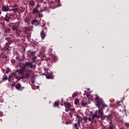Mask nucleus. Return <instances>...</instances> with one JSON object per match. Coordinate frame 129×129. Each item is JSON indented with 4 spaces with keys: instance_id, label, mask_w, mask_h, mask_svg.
I'll use <instances>...</instances> for the list:
<instances>
[{
    "instance_id": "a211bd4d",
    "label": "nucleus",
    "mask_w": 129,
    "mask_h": 129,
    "mask_svg": "<svg viewBox=\"0 0 129 129\" xmlns=\"http://www.w3.org/2000/svg\"><path fill=\"white\" fill-rule=\"evenodd\" d=\"M73 129H79V127L78 126V124L75 123L74 124Z\"/></svg>"
},
{
    "instance_id": "c9c22d12",
    "label": "nucleus",
    "mask_w": 129,
    "mask_h": 129,
    "mask_svg": "<svg viewBox=\"0 0 129 129\" xmlns=\"http://www.w3.org/2000/svg\"><path fill=\"white\" fill-rule=\"evenodd\" d=\"M2 15V11L0 10V16Z\"/></svg>"
},
{
    "instance_id": "a878e982",
    "label": "nucleus",
    "mask_w": 129,
    "mask_h": 129,
    "mask_svg": "<svg viewBox=\"0 0 129 129\" xmlns=\"http://www.w3.org/2000/svg\"><path fill=\"white\" fill-rule=\"evenodd\" d=\"M83 119L86 122H87V120H88V118H87V116H85V117H84V119Z\"/></svg>"
},
{
    "instance_id": "b1692460",
    "label": "nucleus",
    "mask_w": 129,
    "mask_h": 129,
    "mask_svg": "<svg viewBox=\"0 0 129 129\" xmlns=\"http://www.w3.org/2000/svg\"><path fill=\"white\" fill-rule=\"evenodd\" d=\"M38 15H39L38 18H43V17L44 16L43 14H40V13H38Z\"/></svg>"
},
{
    "instance_id": "f8f14e48",
    "label": "nucleus",
    "mask_w": 129,
    "mask_h": 129,
    "mask_svg": "<svg viewBox=\"0 0 129 129\" xmlns=\"http://www.w3.org/2000/svg\"><path fill=\"white\" fill-rule=\"evenodd\" d=\"M5 22H6L4 19V17H1V19H0V25H1V26H3V27H4L5 26Z\"/></svg>"
},
{
    "instance_id": "cd10ccee",
    "label": "nucleus",
    "mask_w": 129,
    "mask_h": 129,
    "mask_svg": "<svg viewBox=\"0 0 129 129\" xmlns=\"http://www.w3.org/2000/svg\"><path fill=\"white\" fill-rule=\"evenodd\" d=\"M0 102H4V99H3V97L0 96Z\"/></svg>"
},
{
    "instance_id": "1a4fd4ad",
    "label": "nucleus",
    "mask_w": 129,
    "mask_h": 129,
    "mask_svg": "<svg viewBox=\"0 0 129 129\" xmlns=\"http://www.w3.org/2000/svg\"><path fill=\"white\" fill-rule=\"evenodd\" d=\"M38 9L37 8H34L32 10V15H38L39 13H42L43 10H40V11L38 10Z\"/></svg>"
},
{
    "instance_id": "ddd939ff",
    "label": "nucleus",
    "mask_w": 129,
    "mask_h": 129,
    "mask_svg": "<svg viewBox=\"0 0 129 129\" xmlns=\"http://www.w3.org/2000/svg\"><path fill=\"white\" fill-rule=\"evenodd\" d=\"M32 25H33L34 26H38L39 25V22L36 19H34L31 23Z\"/></svg>"
},
{
    "instance_id": "4468645a",
    "label": "nucleus",
    "mask_w": 129,
    "mask_h": 129,
    "mask_svg": "<svg viewBox=\"0 0 129 129\" xmlns=\"http://www.w3.org/2000/svg\"><path fill=\"white\" fill-rule=\"evenodd\" d=\"M42 24L43 25H41L42 28H44L45 30H47V28L45 27V26H46V22L44 20H42Z\"/></svg>"
},
{
    "instance_id": "6e6552de",
    "label": "nucleus",
    "mask_w": 129,
    "mask_h": 129,
    "mask_svg": "<svg viewBox=\"0 0 129 129\" xmlns=\"http://www.w3.org/2000/svg\"><path fill=\"white\" fill-rule=\"evenodd\" d=\"M81 105L82 106H86V105H88V101L86 98H83L82 99Z\"/></svg>"
},
{
    "instance_id": "72a5a7b5",
    "label": "nucleus",
    "mask_w": 129,
    "mask_h": 129,
    "mask_svg": "<svg viewBox=\"0 0 129 129\" xmlns=\"http://www.w3.org/2000/svg\"><path fill=\"white\" fill-rule=\"evenodd\" d=\"M90 129H94V127L93 126H90Z\"/></svg>"
},
{
    "instance_id": "bb28decb",
    "label": "nucleus",
    "mask_w": 129,
    "mask_h": 129,
    "mask_svg": "<svg viewBox=\"0 0 129 129\" xmlns=\"http://www.w3.org/2000/svg\"><path fill=\"white\" fill-rule=\"evenodd\" d=\"M125 126H126L127 128H129V123L125 122Z\"/></svg>"
},
{
    "instance_id": "7ed1b4c3",
    "label": "nucleus",
    "mask_w": 129,
    "mask_h": 129,
    "mask_svg": "<svg viewBox=\"0 0 129 129\" xmlns=\"http://www.w3.org/2000/svg\"><path fill=\"white\" fill-rule=\"evenodd\" d=\"M18 75H22V73L17 72L16 73H13L11 74L8 78L9 82H10L11 81L12 82H17L19 81V80H20L22 77H21L20 76H17Z\"/></svg>"
},
{
    "instance_id": "2eb2a0df",
    "label": "nucleus",
    "mask_w": 129,
    "mask_h": 129,
    "mask_svg": "<svg viewBox=\"0 0 129 129\" xmlns=\"http://www.w3.org/2000/svg\"><path fill=\"white\" fill-rule=\"evenodd\" d=\"M12 30L13 31H16V32H18V26H15V25H13L12 26Z\"/></svg>"
},
{
    "instance_id": "5701e85b",
    "label": "nucleus",
    "mask_w": 129,
    "mask_h": 129,
    "mask_svg": "<svg viewBox=\"0 0 129 129\" xmlns=\"http://www.w3.org/2000/svg\"><path fill=\"white\" fill-rule=\"evenodd\" d=\"M39 8L40 9H42V8L41 7V5L37 4L36 9H37V10H39Z\"/></svg>"
},
{
    "instance_id": "f704fd0d",
    "label": "nucleus",
    "mask_w": 129,
    "mask_h": 129,
    "mask_svg": "<svg viewBox=\"0 0 129 129\" xmlns=\"http://www.w3.org/2000/svg\"><path fill=\"white\" fill-rule=\"evenodd\" d=\"M11 8H12V9H15V8H16V6H12Z\"/></svg>"
},
{
    "instance_id": "473e14b6",
    "label": "nucleus",
    "mask_w": 129,
    "mask_h": 129,
    "mask_svg": "<svg viewBox=\"0 0 129 129\" xmlns=\"http://www.w3.org/2000/svg\"><path fill=\"white\" fill-rule=\"evenodd\" d=\"M109 129H113V126H110L109 127Z\"/></svg>"
},
{
    "instance_id": "f03ea898",
    "label": "nucleus",
    "mask_w": 129,
    "mask_h": 129,
    "mask_svg": "<svg viewBox=\"0 0 129 129\" xmlns=\"http://www.w3.org/2000/svg\"><path fill=\"white\" fill-rule=\"evenodd\" d=\"M34 67H35V66L33 65V62H25L20 67L21 71L27 73L24 75L25 78H29L30 77V75L28 72L30 73L32 72V70H30V68L32 69L34 68Z\"/></svg>"
},
{
    "instance_id": "4c0bfd02",
    "label": "nucleus",
    "mask_w": 129,
    "mask_h": 129,
    "mask_svg": "<svg viewBox=\"0 0 129 129\" xmlns=\"http://www.w3.org/2000/svg\"><path fill=\"white\" fill-rule=\"evenodd\" d=\"M119 129H123V128L121 127V128H120Z\"/></svg>"
},
{
    "instance_id": "e433bc0d",
    "label": "nucleus",
    "mask_w": 129,
    "mask_h": 129,
    "mask_svg": "<svg viewBox=\"0 0 129 129\" xmlns=\"http://www.w3.org/2000/svg\"><path fill=\"white\" fill-rule=\"evenodd\" d=\"M34 81H32V83H34Z\"/></svg>"
},
{
    "instance_id": "9d476101",
    "label": "nucleus",
    "mask_w": 129,
    "mask_h": 129,
    "mask_svg": "<svg viewBox=\"0 0 129 129\" xmlns=\"http://www.w3.org/2000/svg\"><path fill=\"white\" fill-rule=\"evenodd\" d=\"M4 20L7 23H10V21L11 20V17L9 16V14H7L5 17H3Z\"/></svg>"
},
{
    "instance_id": "393cba45",
    "label": "nucleus",
    "mask_w": 129,
    "mask_h": 129,
    "mask_svg": "<svg viewBox=\"0 0 129 129\" xmlns=\"http://www.w3.org/2000/svg\"><path fill=\"white\" fill-rule=\"evenodd\" d=\"M3 81H6V80H8V77L7 76L4 77L3 78Z\"/></svg>"
},
{
    "instance_id": "c756f323",
    "label": "nucleus",
    "mask_w": 129,
    "mask_h": 129,
    "mask_svg": "<svg viewBox=\"0 0 129 129\" xmlns=\"http://www.w3.org/2000/svg\"><path fill=\"white\" fill-rule=\"evenodd\" d=\"M88 120H89V121H92V120H94L92 119V118H88Z\"/></svg>"
},
{
    "instance_id": "aec40b11",
    "label": "nucleus",
    "mask_w": 129,
    "mask_h": 129,
    "mask_svg": "<svg viewBox=\"0 0 129 129\" xmlns=\"http://www.w3.org/2000/svg\"><path fill=\"white\" fill-rule=\"evenodd\" d=\"M29 5L31 6V7H34V6H35V2L33 1V0H32L31 1H30L29 2Z\"/></svg>"
},
{
    "instance_id": "2f4dec72",
    "label": "nucleus",
    "mask_w": 129,
    "mask_h": 129,
    "mask_svg": "<svg viewBox=\"0 0 129 129\" xmlns=\"http://www.w3.org/2000/svg\"><path fill=\"white\" fill-rule=\"evenodd\" d=\"M45 59H46V56L43 55V60H45Z\"/></svg>"
},
{
    "instance_id": "58836bf2",
    "label": "nucleus",
    "mask_w": 129,
    "mask_h": 129,
    "mask_svg": "<svg viewBox=\"0 0 129 129\" xmlns=\"http://www.w3.org/2000/svg\"><path fill=\"white\" fill-rule=\"evenodd\" d=\"M119 129H123V128L121 127V128H120Z\"/></svg>"
},
{
    "instance_id": "9b49d317",
    "label": "nucleus",
    "mask_w": 129,
    "mask_h": 129,
    "mask_svg": "<svg viewBox=\"0 0 129 129\" xmlns=\"http://www.w3.org/2000/svg\"><path fill=\"white\" fill-rule=\"evenodd\" d=\"M40 36L42 40H43V39L45 38V37H46V33L44 32V29H42L40 32Z\"/></svg>"
},
{
    "instance_id": "ea45409f",
    "label": "nucleus",
    "mask_w": 129,
    "mask_h": 129,
    "mask_svg": "<svg viewBox=\"0 0 129 129\" xmlns=\"http://www.w3.org/2000/svg\"><path fill=\"white\" fill-rule=\"evenodd\" d=\"M86 91H85V93H86Z\"/></svg>"
},
{
    "instance_id": "7c9ffc66",
    "label": "nucleus",
    "mask_w": 129,
    "mask_h": 129,
    "mask_svg": "<svg viewBox=\"0 0 129 129\" xmlns=\"http://www.w3.org/2000/svg\"><path fill=\"white\" fill-rule=\"evenodd\" d=\"M4 116V114L3 113V112H0V117H2V116Z\"/></svg>"
},
{
    "instance_id": "f257e3e1",
    "label": "nucleus",
    "mask_w": 129,
    "mask_h": 129,
    "mask_svg": "<svg viewBox=\"0 0 129 129\" xmlns=\"http://www.w3.org/2000/svg\"><path fill=\"white\" fill-rule=\"evenodd\" d=\"M88 97H89V99L92 100V101L95 102V105L98 107V110H96L94 112V113L92 115V118L93 120H94L95 117L96 118H102V117H107V116H104L103 115V112L102 109L104 108V106H107V105L103 104L102 100L99 98V97L96 95H89L87 96Z\"/></svg>"
},
{
    "instance_id": "39448f33",
    "label": "nucleus",
    "mask_w": 129,
    "mask_h": 129,
    "mask_svg": "<svg viewBox=\"0 0 129 129\" xmlns=\"http://www.w3.org/2000/svg\"><path fill=\"white\" fill-rule=\"evenodd\" d=\"M2 12H14V13H18V8L10 9L9 6L6 5H3L2 7Z\"/></svg>"
},
{
    "instance_id": "dca6fc26",
    "label": "nucleus",
    "mask_w": 129,
    "mask_h": 129,
    "mask_svg": "<svg viewBox=\"0 0 129 129\" xmlns=\"http://www.w3.org/2000/svg\"><path fill=\"white\" fill-rule=\"evenodd\" d=\"M116 106H122V102H121V100H120V101H118L117 103H116Z\"/></svg>"
},
{
    "instance_id": "412c9836",
    "label": "nucleus",
    "mask_w": 129,
    "mask_h": 129,
    "mask_svg": "<svg viewBox=\"0 0 129 129\" xmlns=\"http://www.w3.org/2000/svg\"><path fill=\"white\" fill-rule=\"evenodd\" d=\"M79 103V100L78 99H75V104L77 105Z\"/></svg>"
},
{
    "instance_id": "0eeeda50",
    "label": "nucleus",
    "mask_w": 129,
    "mask_h": 129,
    "mask_svg": "<svg viewBox=\"0 0 129 129\" xmlns=\"http://www.w3.org/2000/svg\"><path fill=\"white\" fill-rule=\"evenodd\" d=\"M64 106L66 107V111L68 112L69 110L72 111V108H71V104L70 103L64 102Z\"/></svg>"
},
{
    "instance_id": "c85d7f7f",
    "label": "nucleus",
    "mask_w": 129,
    "mask_h": 129,
    "mask_svg": "<svg viewBox=\"0 0 129 129\" xmlns=\"http://www.w3.org/2000/svg\"><path fill=\"white\" fill-rule=\"evenodd\" d=\"M118 115V113H116L115 115V112H114V116L116 118L117 117V115Z\"/></svg>"
},
{
    "instance_id": "4be33fe9",
    "label": "nucleus",
    "mask_w": 129,
    "mask_h": 129,
    "mask_svg": "<svg viewBox=\"0 0 129 129\" xmlns=\"http://www.w3.org/2000/svg\"><path fill=\"white\" fill-rule=\"evenodd\" d=\"M78 95V93L75 92L73 93L72 97L74 98V97H76V96Z\"/></svg>"
},
{
    "instance_id": "f3484780",
    "label": "nucleus",
    "mask_w": 129,
    "mask_h": 129,
    "mask_svg": "<svg viewBox=\"0 0 129 129\" xmlns=\"http://www.w3.org/2000/svg\"><path fill=\"white\" fill-rule=\"evenodd\" d=\"M56 106L57 107H59V102H58L57 101L54 102V104H53V107H56Z\"/></svg>"
},
{
    "instance_id": "423d86ee",
    "label": "nucleus",
    "mask_w": 129,
    "mask_h": 129,
    "mask_svg": "<svg viewBox=\"0 0 129 129\" xmlns=\"http://www.w3.org/2000/svg\"><path fill=\"white\" fill-rule=\"evenodd\" d=\"M44 70L45 72L47 79H51V78H53V73L49 70V68L44 67Z\"/></svg>"
},
{
    "instance_id": "20e7f679",
    "label": "nucleus",
    "mask_w": 129,
    "mask_h": 129,
    "mask_svg": "<svg viewBox=\"0 0 129 129\" xmlns=\"http://www.w3.org/2000/svg\"><path fill=\"white\" fill-rule=\"evenodd\" d=\"M70 115L71 116V117H73V115L74 114V116L76 117V121L78 122V125L80 127V118H81V116H79L78 114H75V110L74 108L72 110L71 112L69 113Z\"/></svg>"
},
{
    "instance_id": "6ab92c4d",
    "label": "nucleus",
    "mask_w": 129,
    "mask_h": 129,
    "mask_svg": "<svg viewBox=\"0 0 129 129\" xmlns=\"http://www.w3.org/2000/svg\"><path fill=\"white\" fill-rule=\"evenodd\" d=\"M15 87L17 90H20L21 89V84H18L16 86H15Z\"/></svg>"
}]
</instances>
